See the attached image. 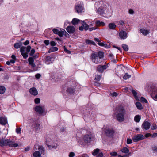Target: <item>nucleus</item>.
I'll list each match as a JSON object with an SVG mask.
<instances>
[{"label":"nucleus","mask_w":157,"mask_h":157,"mask_svg":"<svg viewBox=\"0 0 157 157\" xmlns=\"http://www.w3.org/2000/svg\"><path fill=\"white\" fill-rule=\"evenodd\" d=\"M34 157H40L41 154L39 151H35L33 154Z\"/></svg>","instance_id":"32"},{"label":"nucleus","mask_w":157,"mask_h":157,"mask_svg":"<svg viewBox=\"0 0 157 157\" xmlns=\"http://www.w3.org/2000/svg\"><path fill=\"white\" fill-rule=\"evenodd\" d=\"M67 91L71 94H73L74 92V90L72 88L70 87L67 89Z\"/></svg>","instance_id":"40"},{"label":"nucleus","mask_w":157,"mask_h":157,"mask_svg":"<svg viewBox=\"0 0 157 157\" xmlns=\"http://www.w3.org/2000/svg\"><path fill=\"white\" fill-rule=\"evenodd\" d=\"M83 8L82 6L79 4H77L75 6V9L78 13H81L83 10Z\"/></svg>","instance_id":"15"},{"label":"nucleus","mask_w":157,"mask_h":157,"mask_svg":"<svg viewBox=\"0 0 157 157\" xmlns=\"http://www.w3.org/2000/svg\"><path fill=\"white\" fill-rule=\"evenodd\" d=\"M75 154L74 152H71L70 153L69 155V157H73L75 156Z\"/></svg>","instance_id":"56"},{"label":"nucleus","mask_w":157,"mask_h":157,"mask_svg":"<svg viewBox=\"0 0 157 157\" xmlns=\"http://www.w3.org/2000/svg\"><path fill=\"white\" fill-rule=\"evenodd\" d=\"M34 102L36 104H38L40 103V100L39 98H36L34 100Z\"/></svg>","instance_id":"49"},{"label":"nucleus","mask_w":157,"mask_h":157,"mask_svg":"<svg viewBox=\"0 0 157 157\" xmlns=\"http://www.w3.org/2000/svg\"><path fill=\"white\" fill-rule=\"evenodd\" d=\"M132 142V140L130 138H127V144H131Z\"/></svg>","instance_id":"52"},{"label":"nucleus","mask_w":157,"mask_h":157,"mask_svg":"<svg viewBox=\"0 0 157 157\" xmlns=\"http://www.w3.org/2000/svg\"><path fill=\"white\" fill-rule=\"evenodd\" d=\"M97 11L98 14H102L104 13V11L103 10L102 8L99 7L97 10Z\"/></svg>","instance_id":"37"},{"label":"nucleus","mask_w":157,"mask_h":157,"mask_svg":"<svg viewBox=\"0 0 157 157\" xmlns=\"http://www.w3.org/2000/svg\"><path fill=\"white\" fill-rule=\"evenodd\" d=\"M21 128H17L16 129V132L18 134H21Z\"/></svg>","instance_id":"45"},{"label":"nucleus","mask_w":157,"mask_h":157,"mask_svg":"<svg viewBox=\"0 0 157 157\" xmlns=\"http://www.w3.org/2000/svg\"><path fill=\"white\" fill-rule=\"evenodd\" d=\"M29 92L31 94L34 95H36L38 94V91L35 88H32L30 89Z\"/></svg>","instance_id":"19"},{"label":"nucleus","mask_w":157,"mask_h":157,"mask_svg":"<svg viewBox=\"0 0 157 157\" xmlns=\"http://www.w3.org/2000/svg\"><path fill=\"white\" fill-rule=\"evenodd\" d=\"M51 141V139L46 138V144L47 145L48 147L50 149H56L57 147V144H55L52 145H49V142Z\"/></svg>","instance_id":"6"},{"label":"nucleus","mask_w":157,"mask_h":157,"mask_svg":"<svg viewBox=\"0 0 157 157\" xmlns=\"http://www.w3.org/2000/svg\"><path fill=\"white\" fill-rule=\"evenodd\" d=\"M86 43L88 44L93 45H95V43L94 41L88 39H87L86 40Z\"/></svg>","instance_id":"35"},{"label":"nucleus","mask_w":157,"mask_h":157,"mask_svg":"<svg viewBox=\"0 0 157 157\" xmlns=\"http://www.w3.org/2000/svg\"><path fill=\"white\" fill-rule=\"evenodd\" d=\"M140 101L141 102H144L145 103H147V100L143 97H141L140 98Z\"/></svg>","instance_id":"44"},{"label":"nucleus","mask_w":157,"mask_h":157,"mask_svg":"<svg viewBox=\"0 0 157 157\" xmlns=\"http://www.w3.org/2000/svg\"><path fill=\"white\" fill-rule=\"evenodd\" d=\"M103 156V154L102 152H99L98 155L96 157H102Z\"/></svg>","instance_id":"58"},{"label":"nucleus","mask_w":157,"mask_h":157,"mask_svg":"<svg viewBox=\"0 0 157 157\" xmlns=\"http://www.w3.org/2000/svg\"><path fill=\"white\" fill-rule=\"evenodd\" d=\"M100 149L98 148L95 149L94 150L93 152L92 153V154L94 156H96L98 153Z\"/></svg>","instance_id":"38"},{"label":"nucleus","mask_w":157,"mask_h":157,"mask_svg":"<svg viewBox=\"0 0 157 157\" xmlns=\"http://www.w3.org/2000/svg\"><path fill=\"white\" fill-rule=\"evenodd\" d=\"M96 29H97L96 27H92V28H89V30L90 31H93V30H95Z\"/></svg>","instance_id":"61"},{"label":"nucleus","mask_w":157,"mask_h":157,"mask_svg":"<svg viewBox=\"0 0 157 157\" xmlns=\"http://www.w3.org/2000/svg\"><path fill=\"white\" fill-rule=\"evenodd\" d=\"M32 127L36 131H38L40 129V124L36 122L33 123L32 124Z\"/></svg>","instance_id":"16"},{"label":"nucleus","mask_w":157,"mask_h":157,"mask_svg":"<svg viewBox=\"0 0 157 157\" xmlns=\"http://www.w3.org/2000/svg\"><path fill=\"white\" fill-rule=\"evenodd\" d=\"M6 90L5 88L3 86H0V94H2L4 93Z\"/></svg>","instance_id":"36"},{"label":"nucleus","mask_w":157,"mask_h":157,"mask_svg":"<svg viewBox=\"0 0 157 157\" xmlns=\"http://www.w3.org/2000/svg\"><path fill=\"white\" fill-rule=\"evenodd\" d=\"M44 43L46 45H48L50 43L49 40H45L44 41Z\"/></svg>","instance_id":"53"},{"label":"nucleus","mask_w":157,"mask_h":157,"mask_svg":"<svg viewBox=\"0 0 157 157\" xmlns=\"http://www.w3.org/2000/svg\"><path fill=\"white\" fill-rule=\"evenodd\" d=\"M29 40H27L25 42H24L23 44L25 45H26L29 44Z\"/></svg>","instance_id":"63"},{"label":"nucleus","mask_w":157,"mask_h":157,"mask_svg":"<svg viewBox=\"0 0 157 157\" xmlns=\"http://www.w3.org/2000/svg\"><path fill=\"white\" fill-rule=\"evenodd\" d=\"M136 105L137 108L139 110H141L143 109L141 104L139 102H136Z\"/></svg>","instance_id":"31"},{"label":"nucleus","mask_w":157,"mask_h":157,"mask_svg":"<svg viewBox=\"0 0 157 157\" xmlns=\"http://www.w3.org/2000/svg\"><path fill=\"white\" fill-rule=\"evenodd\" d=\"M129 13L130 14H133L134 13V11L132 9H130L129 10Z\"/></svg>","instance_id":"60"},{"label":"nucleus","mask_w":157,"mask_h":157,"mask_svg":"<svg viewBox=\"0 0 157 157\" xmlns=\"http://www.w3.org/2000/svg\"><path fill=\"white\" fill-rule=\"evenodd\" d=\"M22 45V43L21 42L16 43L14 44V47L16 49H18L21 47Z\"/></svg>","instance_id":"23"},{"label":"nucleus","mask_w":157,"mask_h":157,"mask_svg":"<svg viewBox=\"0 0 157 157\" xmlns=\"http://www.w3.org/2000/svg\"><path fill=\"white\" fill-rule=\"evenodd\" d=\"M4 146H9L10 147H15L18 146V144L14 143L10 139H3L0 141V146L3 147Z\"/></svg>","instance_id":"3"},{"label":"nucleus","mask_w":157,"mask_h":157,"mask_svg":"<svg viewBox=\"0 0 157 157\" xmlns=\"http://www.w3.org/2000/svg\"><path fill=\"white\" fill-rule=\"evenodd\" d=\"M108 67V66L105 65L103 66L98 65L97 68V70L98 72L102 73L103 72L104 70L106 69Z\"/></svg>","instance_id":"8"},{"label":"nucleus","mask_w":157,"mask_h":157,"mask_svg":"<svg viewBox=\"0 0 157 157\" xmlns=\"http://www.w3.org/2000/svg\"><path fill=\"white\" fill-rule=\"evenodd\" d=\"M81 22H82V25L84 27V28L85 31H87L89 27V25L84 22L81 21Z\"/></svg>","instance_id":"26"},{"label":"nucleus","mask_w":157,"mask_h":157,"mask_svg":"<svg viewBox=\"0 0 157 157\" xmlns=\"http://www.w3.org/2000/svg\"><path fill=\"white\" fill-rule=\"evenodd\" d=\"M52 58L50 56H47L46 58V63L47 64H49L52 63Z\"/></svg>","instance_id":"22"},{"label":"nucleus","mask_w":157,"mask_h":157,"mask_svg":"<svg viewBox=\"0 0 157 157\" xmlns=\"http://www.w3.org/2000/svg\"><path fill=\"white\" fill-rule=\"evenodd\" d=\"M98 44L100 46L104 47L107 48H109L110 47V46L109 45H107L106 44H105L104 43L100 42H99L98 43Z\"/></svg>","instance_id":"25"},{"label":"nucleus","mask_w":157,"mask_h":157,"mask_svg":"<svg viewBox=\"0 0 157 157\" xmlns=\"http://www.w3.org/2000/svg\"><path fill=\"white\" fill-rule=\"evenodd\" d=\"M64 35L66 37H70V35L64 29Z\"/></svg>","instance_id":"51"},{"label":"nucleus","mask_w":157,"mask_h":157,"mask_svg":"<svg viewBox=\"0 0 157 157\" xmlns=\"http://www.w3.org/2000/svg\"><path fill=\"white\" fill-rule=\"evenodd\" d=\"M66 29L67 31L70 34L73 33L75 31V28L73 26H68Z\"/></svg>","instance_id":"12"},{"label":"nucleus","mask_w":157,"mask_h":157,"mask_svg":"<svg viewBox=\"0 0 157 157\" xmlns=\"http://www.w3.org/2000/svg\"><path fill=\"white\" fill-rule=\"evenodd\" d=\"M108 27L110 29L113 30L116 27V25L114 23H110L109 24Z\"/></svg>","instance_id":"24"},{"label":"nucleus","mask_w":157,"mask_h":157,"mask_svg":"<svg viewBox=\"0 0 157 157\" xmlns=\"http://www.w3.org/2000/svg\"><path fill=\"white\" fill-rule=\"evenodd\" d=\"M26 50V47L24 46L21 47L20 49V51L21 52V55L23 56L24 59H26L28 56V55L25 52Z\"/></svg>","instance_id":"9"},{"label":"nucleus","mask_w":157,"mask_h":157,"mask_svg":"<svg viewBox=\"0 0 157 157\" xmlns=\"http://www.w3.org/2000/svg\"><path fill=\"white\" fill-rule=\"evenodd\" d=\"M7 123V119L3 117H0V124L2 125H6Z\"/></svg>","instance_id":"18"},{"label":"nucleus","mask_w":157,"mask_h":157,"mask_svg":"<svg viewBox=\"0 0 157 157\" xmlns=\"http://www.w3.org/2000/svg\"><path fill=\"white\" fill-rule=\"evenodd\" d=\"M35 52V50L34 49H32L30 51V52L29 53V55L30 56H33Z\"/></svg>","instance_id":"50"},{"label":"nucleus","mask_w":157,"mask_h":157,"mask_svg":"<svg viewBox=\"0 0 157 157\" xmlns=\"http://www.w3.org/2000/svg\"><path fill=\"white\" fill-rule=\"evenodd\" d=\"M140 119L141 118L140 116L139 115H137L135 116L134 120L136 122H139Z\"/></svg>","instance_id":"33"},{"label":"nucleus","mask_w":157,"mask_h":157,"mask_svg":"<svg viewBox=\"0 0 157 157\" xmlns=\"http://www.w3.org/2000/svg\"><path fill=\"white\" fill-rule=\"evenodd\" d=\"M122 47L123 48V49L126 51H127L128 50V46L125 44H123L122 45Z\"/></svg>","instance_id":"39"},{"label":"nucleus","mask_w":157,"mask_h":157,"mask_svg":"<svg viewBox=\"0 0 157 157\" xmlns=\"http://www.w3.org/2000/svg\"><path fill=\"white\" fill-rule=\"evenodd\" d=\"M119 36L121 39H125L127 37V33L126 32L124 31H121L119 33Z\"/></svg>","instance_id":"11"},{"label":"nucleus","mask_w":157,"mask_h":157,"mask_svg":"<svg viewBox=\"0 0 157 157\" xmlns=\"http://www.w3.org/2000/svg\"><path fill=\"white\" fill-rule=\"evenodd\" d=\"M41 76V75L40 74H37L35 75V77L37 78H39Z\"/></svg>","instance_id":"64"},{"label":"nucleus","mask_w":157,"mask_h":157,"mask_svg":"<svg viewBox=\"0 0 157 157\" xmlns=\"http://www.w3.org/2000/svg\"><path fill=\"white\" fill-rule=\"evenodd\" d=\"M104 57L103 52H99L92 53L91 56V59L92 61L95 64L100 63L102 62V59Z\"/></svg>","instance_id":"2"},{"label":"nucleus","mask_w":157,"mask_h":157,"mask_svg":"<svg viewBox=\"0 0 157 157\" xmlns=\"http://www.w3.org/2000/svg\"><path fill=\"white\" fill-rule=\"evenodd\" d=\"M52 31L54 34H58L59 31V30L55 28L53 29H52Z\"/></svg>","instance_id":"47"},{"label":"nucleus","mask_w":157,"mask_h":157,"mask_svg":"<svg viewBox=\"0 0 157 157\" xmlns=\"http://www.w3.org/2000/svg\"><path fill=\"white\" fill-rule=\"evenodd\" d=\"M64 51L66 52L68 54H70L71 53V52L69 50H67L65 47V46H64Z\"/></svg>","instance_id":"57"},{"label":"nucleus","mask_w":157,"mask_h":157,"mask_svg":"<svg viewBox=\"0 0 157 157\" xmlns=\"http://www.w3.org/2000/svg\"><path fill=\"white\" fill-rule=\"evenodd\" d=\"M153 150L155 152H157V147L156 146H154L152 148Z\"/></svg>","instance_id":"62"},{"label":"nucleus","mask_w":157,"mask_h":157,"mask_svg":"<svg viewBox=\"0 0 157 157\" xmlns=\"http://www.w3.org/2000/svg\"><path fill=\"white\" fill-rule=\"evenodd\" d=\"M28 62L29 64L30 65L33 67H34L35 66V64L34 63V60L33 57H29L28 58Z\"/></svg>","instance_id":"17"},{"label":"nucleus","mask_w":157,"mask_h":157,"mask_svg":"<svg viewBox=\"0 0 157 157\" xmlns=\"http://www.w3.org/2000/svg\"><path fill=\"white\" fill-rule=\"evenodd\" d=\"M110 155L112 156H117V153L116 152H113L110 153Z\"/></svg>","instance_id":"55"},{"label":"nucleus","mask_w":157,"mask_h":157,"mask_svg":"<svg viewBox=\"0 0 157 157\" xmlns=\"http://www.w3.org/2000/svg\"><path fill=\"white\" fill-rule=\"evenodd\" d=\"M95 24L97 26H104L105 25L104 22H101L98 20L96 21Z\"/></svg>","instance_id":"34"},{"label":"nucleus","mask_w":157,"mask_h":157,"mask_svg":"<svg viewBox=\"0 0 157 157\" xmlns=\"http://www.w3.org/2000/svg\"><path fill=\"white\" fill-rule=\"evenodd\" d=\"M64 30H63V31H59V32L58 33V35L60 37H62L63 36V35H64Z\"/></svg>","instance_id":"46"},{"label":"nucleus","mask_w":157,"mask_h":157,"mask_svg":"<svg viewBox=\"0 0 157 157\" xmlns=\"http://www.w3.org/2000/svg\"><path fill=\"white\" fill-rule=\"evenodd\" d=\"M150 126L151 124L149 122L144 121L142 124V128L145 130H148L150 128Z\"/></svg>","instance_id":"10"},{"label":"nucleus","mask_w":157,"mask_h":157,"mask_svg":"<svg viewBox=\"0 0 157 157\" xmlns=\"http://www.w3.org/2000/svg\"><path fill=\"white\" fill-rule=\"evenodd\" d=\"M31 48V46L29 45H28L26 48V53L27 54V55H28V53L30 52Z\"/></svg>","instance_id":"42"},{"label":"nucleus","mask_w":157,"mask_h":157,"mask_svg":"<svg viewBox=\"0 0 157 157\" xmlns=\"http://www.w3.org/2000/svg\"><path fill=\"white\" fill-rule=\"evenodd\" d=\"M34 108L35 111L40 115H42L45 111V108L44 106H36Z\"/></svg>","instance_id":"5"},{"label":"nucleus","mask_w":157,"mask_h":157,"mask_svg":"<svg viewBox=\"0 0 157 157\" xmlns=\"http://www.w3.org/2000/svg\"><path fill=\"white\" fill-rule=\"evenodd\" d=\"M50 44L52 46H54L56 45V42L54 41H51Z\"/></svg>","instance_id":"54"},{"label":"nucleus","mask_w":157,"mask_h":157,"mask_svg":"<svg viewBox=\"0 0 157 157\" xmlns=\"http://www.w3.org/2000/svg\"><path fill=\"white\" fill-rule=\"evenodd\" d=\"M100 5L103 8H106L107 6V3L105 1H101L99 2Z\"/></svg>","instance_id":"28"},{"label":"nucleus","mask_w":157,"mask_h":157,"mask_svg":"<svg viewBox=\"0 0 157 157\" xmlns=\"http://www.w3.org/2000/svg\"><path fill=\"white\" fill-rule=\"evenodd\" d=\"M121 151L122 153L125 154L128 153L129 152V149L126 147H124Z\"/></svg>","instance_id":"30"},{"label":"nucleus","mask_w":157,"mask_h":157,"mask_svg":"<svg viewBox=\"0 0 157 157\" xmlns=\"http://www.w3.org/2000/svg\"><path fill=\"white\" fill-rule=\"evenodd\" d=\"M131 92L133 94V96H134V97L135 99L136 100H139V98L137 96V92L134 90H131Z\"/></svg>","instance_id":"29"},{"label":"nucleus","mask_w":157,"mask_h":157,"mask_svg":"<svg viewBox=\"0 0 157 157\" xmlns=\"http://www.w3.org/2000/svg\"><path fill=\"white\" fill-rule=\"evenodd\" d=\"M144 139L143 135L142 134H138L132 137V139L135 142H136L142 140Z\"/></svg>","instance_id":"7"},{"label":"nucleus","mask_w":157,"mask_h":157,"mask_svg":"<svg viewBox=\"0 0 157 157\" xmlns=\"http://www.w3.org/2000/svg\"><path fill=\"white\" fill-rule=\"evenodd\" d=\"M37 150L40 151L42 153H44L45 151L44 148L43 146L35 145L34 147V150Z\"/></svg>","instance_id":"13"},{"label":"nucleus","mask_w":157,"mask_h":157,"mask_svg":"<svg viewBox=\"0 0 157 157\" xmlns=\"http://www.w3.org/2000/svg\"><path fill=\"white\" fill-rule=\"evenodd\" d=\"M83 140L86 144L90 143L94 139V136L91 132L84 135L82 137Z\"/></svg>","instance_id":"4"},{"label":"nucleus","mask_w":157,"mask_h":157,"mask_svg":"<svg viewBox=\"0 0 157 157\" xmlns=\"http://www.w3.org/2000/svg\"><path fill=\"white\" fill-rule=\"evenodd\" d=\"M140 32L144 36L147 35L149 33V31L148 30H145L144 29H141L140 30Z\"/></svg>","instance_id":"20"},{"label":"nucleus","mask_w":157,"mask_h":157,"mask_svg":"<svg viewBox=\"0 0 157 157\" xmlns=\"http://www.w3.org/2000/svg\"><path fill=\"white\" fill-rule=\"evenodd\" d=\"M101 78V76L100 75H97L95 76V79L97 81H99Z\"/></svg>","instance_id":"43"},{"label":"nucleus","mask_w":157,"mask_h":157,"mask_svg":"<svg viewBox=\"0 0 157 157\" xmlns=\"http://www.w3.org/2000/svg\"><path fill=\"white\" fill-rule=\"evenodd\" d=\"M80 21L79 19L74 18L72 19L71 23L73 25H75L78 24Z\"/></svg>","instance_id":"21"},{"label":"nucleus","mask_w":157,"mask_h":157,"mask_svg":"<svg viewBox=\"0 0 157 157\" xmlns=\"http://www.w3.org/2000/svg\"><path fill=\"white\" fill-rule=\"evenodd\" d=\"M152 93L154 95L157 94V87L153 89Z\"/></svg>","instance_id":"48"},{"label":"nucleus","mask_w":157,"mask_h":157,"mask_svg":"<svg viewBox=\"0 0 157 157\" xmlns=\"http://www.w3.org/2000/svg\"><path fill=\"white\" fill-rule=\"evenodd\" d=\"M58 50V48L57 47H52L48 51L49 53L52 52H54Z\"/></svg>","instance_id":"27"},{"label":"nucleus","mask_w":157,"mask_h":157,"mask_svg":"<svg viewBox=\"0 0 157 157\" xmlns=\"http://www.w3.org/2000/svg\"><path fill=\"white\" fill-rule=\"evenodd\" d=\"M131 77L130 75L128 74V73H126L123 76V78L124 79L126 80Z\"/></svg>","instance_id":"41"},{"label":"nucleus","mask_w":157,"mask_h":157,"mask_svg":"<svg viewBox=\"0 0 157 157\" xmlns=\"http://www.w3.org/2000/svg\"><path fill=\"white\" fill-rule=\"evenodd\" d=\"M105 132L106 135L109 137L112 136L114 132L113 130L109 129H105Z\"/></svg>","instance_id":"14"},{"label":"nucleus","mask_w":157,"mask_h":157,"mask_svg":"<svg viewBox=\"0 0 157 157\" xmlns=\"http://www.w3.org/2000/svg\"><path fill=\"white\" fill-rule=\"evenodd\" d=\"M111 94L113 97H116L117 96V94L115 92H114L112 93H111Z\"/></svg>","instance_id":"59"},{"label":"nucleus","mask_w":157,"mask_h":157,"mask_svg":"<svg viewBox=\"0 0 157 157\" xmlns=\"http://www.w3.org/2000/svg\"><path fill=\"white\" fill-rule=\"evenodd\" d=\"M115 114L117 121L119 122H123L124 121V116L126 114V111L124 107L122 106H119L116 108Z\"/></svg>","instance_id":"1"}]
</instances>
